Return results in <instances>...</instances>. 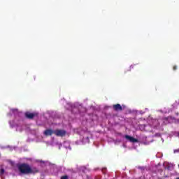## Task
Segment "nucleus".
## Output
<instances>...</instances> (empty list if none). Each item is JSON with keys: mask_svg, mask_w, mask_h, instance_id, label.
<instances>
[{"mask_svg": "<svg viewBox=\"0 0 179 179\" xmlns=\"http://www.w3.org/2000/svg\"><path fill=\"white\" fill-rule=\"evenodd\" d=\"M11 113H13L15 119V120L9 122L10 127H11V128H16L17 131L21 132V131H23V126H22V124H23L22 113H19L17 109H12Z\"/></svg>", "mask_w": 179, "mask_h": 179, "instance_id": "nucleus-1", "label": "nucleus"}, {"mask_svg": "<svg viewBox=\"0 0 179 179\" xmlns=\"http://www.w3.org/2000/svg\"><path fill=\"white\" fill-rule=\"evenodd\" d=\"M160 122H162V124H164L165 125L166 124H171L173 122L179 124V119L176 120L173 117H165L164 120L152 119L151 120V123H150V125L154 128H156V127H159Z\"/></svg>", "mask_w": 179, "mask_h": 179, "instance_id": "nucleus-2", "label": "nucleus"}, {"mask_svg": "<svg viewBox=\"0 0 179 179\" xmlns=\"http://www.w3.org/2000/svg\"><path fill=\"white\" fill-rule=\"evenodd\" d=\"M18 170L22 174H30L33 173V170L27 164H20L17 165Z\"/></svg>", "mask_w": 179, "mask_h": 179, "instance_id": "nucleus-3", "label": "nucleus"}, {"mask_svg": "<svg viewBox=\"0 0 179 179\" xmlns=\"http://www.w3.org/2000/svg\"><path fill=\"white\" fill-rule=\"evenodd\" d=\"M54 134L56 135V136H65L66 135V131L65 130L62 129H57L55 130Z\"/></svg>", "mask_w": 179, "mask_h": 179, "instance_id": "nucleus-4", "label": "nucleus"}, {"mask_svg": "<svg viewBox=\"0 0 179 179\" xmlns=\"http://www.w3.org/2000/svg\"><path fill=\"white\" fill-rule=\"evenodd\" d=\"M163 166L164 169H166L167 170H173L174 169V166H173V164H170L167 162H164Z\"/></svg>", "mask_w": 179, "mask_h": 179, "instance_id": "nucleus-5", "label": "nucleus"}, {"mask_svg": "<svg viewBox=\"0 0 179 179\" xmlns=\"http://www.w3.org/2000/svg\"><path fill=\"white\" fill-rule=\"evenodd\" d=\"M124 138H125V139L129 141V142H131L132 143H135L136 142H138V139H136L132 136H130L129 135H125Z\"/></svg>", "mask_w": 179, "mask_h": 179, "instance_id": "nucleus-6", "label": "nucleus"}, {"mask_svg": "<svg viewBox=\"0 0 179 179\" xmlns=\"http://www.w3.org/2000/svg\"><path fill=\"white\" fill-rule=\"evenodd\" d=\"M113 109L115 110V111H122V106H121L120 104L117 103L116 105H113Z\"/></svg>", "mask_w": 179, "mask_h": 179, "instance_id": "nucleus-7", "label": "nucleus"}, {"mask_svg": "<svg viewBox=\"0 0 179 179\" xmlns=\"http://www.w3.org/2000/svg\"><path fill=\"white\" fill-rule=\"evenodd\" d=\"M55 130H51V129H47L44 131V135H45L46 136H50L51 135H52V134H54Z\"/></svg>", "mask_w": 179, "mask_h": 179, "instance_id": "nucleus-8", "label": "nucleus"}, {"mask_svg": "<svg viewBox=\"0 0 179 179\" xmlns=\"http://www.w3.org/2000/svg\"><path fill=\"white\" fill-rule=\"evenodd\" d=\"M25 116L27 117V118H29L30 120H31V118L34 117V113L27 112L25 113Z\"/></svg>", "mask_w": 179, "mask_h": 179, "instance_id": "nucleus-9", "label": "nucleus"}, {"mask_svg": "<svg viewBox=\"0 0 179 179\" xmlns=\"http://www.w3.org/2000/svg\"><path fill=\"white\" fill-rule=\"evenodd\" d=\"M64 146L66 148V149H69V150H71V147L69 146V143L68 142H64Z\"/></svg>", "mask_w": 179, "mask_h": 179, "instance_id": "nucleus-10", "label": "nucleus"}, {"mask_svg": "<svg viewBox=\"0 0 179 179\" xmlns=\"http://www.w3.org/2000/svg\"><path fill=\"white\" fill-rule=\"evenodd\" d=\"M83 143H89V137H87L85 138H83Z\"/></svg>", "mask_w": 179, "mask_h": 179, "instance_id": "nucleus-11", "label": "nucleus"}, {"mask_svg": "<svg viewBox=\"0 0 179 179\" xmlns=\"http://www.w3.org/2000/svg\"><path fill=\"white\" fill-rule=\"evenodd\" d=\"M161 113H164V114H167V113H170V110H168L167 109H164L163 110H161Z\"/></svg>", "mask_w": 179, "mask_h": 179, "instance_id": "nucleus-12", "label": "nucleus"}, {"mask_svg": "<svg viewBox=\"0 0 179 179\" xmlns=\"http://www.w3.org/2000/svg\"><path fill=\"white\" fill-rule=\"evenodd\" d=\"M61 179H68V176H62V177L61 178Z\"/></svg>", "mask_w": 179, "mask_h": 179, "instance_id": "nucleus-13", "label": "nucleus"}, {"mask_svg": "<svg viewBox=\"0 0 179 179\" xmlns=\"http://www.w3.org/2000/svg\"><path fill=\"white\" fill-rule=\"evenodd\" d=\"M3 173H5V170H3V169H1V174H3Z\"/></svg>", "mask_w": 179, "mask_h": 179, "instance_id": "nucleus-14", "label": "nucleus"}, {"mask_svg": "<svg viewBox=\"0 0 179 179\" xmlns=\"http://www.w3.org/2000/svg\"><path fill=\"white\" fill-rule=\"evenodd\" d=\"M176 69H177V66H173V71H176Z\"/></svg>", "mask_w": 179, "mask_h": 179, "instance_id": "nucleus-15", "label": "nucleus"}, {"mask_svg": "<svg viewBox=\"0 0 179 179\" xmlns=\"http://www.w3.org/2000/svg\"><path fill=\"white\" fill-rule=\"evenodd\" d=\"M178 136H179V133H178Z\"/></svg>", "mask_w": 179, "mask_h": 179, "instance_id": "nucleus-16", "label": "nucleus"}, {"mask_svg": "<svg viewBox=\"0 0 179 179\" xmlns=\"http://www.w3.org/2000/svg\"><path fill=\"white\" fill-rule=\"evenodd\" d=\"M178 169H179V164L178 165Z\"/></svg>", "mask_w": 179, "mask_h": 179, "instance_id": "nucleus-17", "label": "nucleus"}, {"mask_svg": "<svg viewBox=\"0 0 179 179\" xmlns=\"http://www.w3.org/2000/svg\"><path fill=\"white\" fill-rule=\"evenodd\" d=\"M178 103H179V102H178Z\"/></svg>", "mask_w": 179, "mask_h": 179, "instance_id": "nucleus-18", "label": "nucleus"}]
</instances>
